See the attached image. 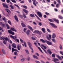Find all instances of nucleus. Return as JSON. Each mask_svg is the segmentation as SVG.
I'll list each match as a JSON object with an SVG mask.
<instances>
[{"label": "nucleus", "mask_w": 63, "mask_h": 63, "mask_svg": "<svg viewBox=\"0 0 63 63\" xmlns=\"http://www.w3.org/2000/svg\"><path fill=\"white\" fill-rule=\"evenodd\" d=\"M2 5L3 6L4 8H7V9L9 8V7H8V6L7 4L5 3H2Z\"/></svg>", "instance_id": "nucleus-1"}, {"label": "nucleus", "mask_w": 63, "mask_h": 63, "mask_svg": "<svg viewBox=\"0 0 63 63\" xmlns=\"http://www.w3.org/2000/svg\"><path fill=\"white\" fill-rule=\"evenodd\" d=\"M28 44L30 49H31L32 50L33 49V48H32V47H31V46H32V45H31V43H30V42H28Z\"/></svg>", "instance_id": "nucleus-2"}, {"label": "nucleus", "mask_w": 63, "mask_h": 63, "mask_svg": "<svg viewBox=\"0 0 63 63\" xmlns=\"http://www.w3.org/2000/svg\"><path fill=\"white\" fill-rule=\"evenodd\" d=\"M50 25L52 26V27L53 28H55V25L54 24L52 23H49Z\"/></svg>", "instance_id": "nucleus-3"}, {"label": "nucleus", "mask_w": 63, "mask_h": 63, "mask_svg": "<svg viewBox=\"0 0 63 63\" xmlns=\"http://www.w3.org/2000/svg\"><path fill=\"white\" fill-rule=\"evenodd\" d=\"M37 14L38 16H42V13L40 12H37Z\"/></svg>", "instance_id": "nucleus-4"}, {"label": "nucleus", "mask_w": 63, "mask_h": 63, "mask_svg": "<svg viewBox=\"0 0 63 63\" xmlns=\"http://www.w3.org/2000/svg\"><path fill=\"white\" fill-rule=\"evenodd\" d=\"M10 37H11V38H12V39H14V40H15V38H16V39H17V37H16V36H14L12 35H11L10 36Z\"/></svg>", "instance_id": "nucleus-5"}, {"label": "nucleus", "mask_w": 63, "mask_h": 63, "mask_svg": "<svg viewBox=\"0 0 63 63\" xmlns=\"http://www.w3.org/2000/svg\"><path fill=\"white\" fill-rule=\"evenodd\" d=\"M10 29L12 30L13 31H15V32H17V31L15 29L14 27H11L10 28Z\"/></svg>", "instance_id": "nucleus-6"}, {"label": "nucleus", "mask_w": 63, "mask_h": 63, "mask_svg": "<svg viewBox=\"0 0 63 63\" xmlns=\"http://www.w3.org/2000/svg\"><path fill=\"white\" fill-rule=\"evenodd\" d=\"M47 43L48 45H52V43L51 42H49V41H47Z\"/></svg>", "instance_id": "nucleus-7"}, {"label": "nucleus", "mask_w": 63, "mask_h": 63, "mask_svg": "<svg viewBox=\"0 0 63 63\" xmlns=\"http://www.w3.org/2000/svg\"><path fill=\"white\" fill-rule=\"evenodd\" d=\"M23 11L26 13V14H27L28 13V11L27 10H26L25 9H23Z\"/></svg>", "instance_id": "nucleus-8"}, {"label": "nucleus", "mask_w": 63, "mask_h": 63, "mask_svg": "<svg viewBox=\"0 0 63 63\" xmlns=\"http://www.w3.org/2000/svg\"><path fill=\"white\" fill-rule=\"evenodd\" d=\"M17 48L18 50H20V48H21V46L20 45L19 46L18 45L17 47Z\"/></svg>", "instance_id": "nucleus-9"}, {"label": "nucleus", "mask_w": 63, "mask_h": 63, "mask_svg": "<svg viewBox=\"0 0 63 63\" xmlns=\"http://www.w3.org/2000/svg\"><path fill=\"white\" fill-rule=\"evenodd\" d=\"M5 10L8 13V14L11 13V11L10 10L6 8H5Z\"/></svg>", "instance_id": "nucleus-10"}, {"label": "nucleus", "mask_w": 63, "mask_h": 63, "mask_svg": "<svg viewBox=\"0 0 63 63\" xmlns=\"http://www.w3.org/2000/svg\"><path fill=\"white\" fill-rule=\"evenodd\" d=\"M12 46L13 47L16 48V45L15 43H13L12 45Z\"/></svg>", "instance_id": "nucleus-11"}, {"label": "nucleus", "mask_w": 63, "mask_h": 63, "mask_svg": "<svg viewBox=\"0 0 63 63\" xmlns=\"http://www.w3.org/2000/svg\"><path fill=\"white\" fill-rule=\"evenodd\" d=\"M27 27L29 29H30L32 31H33V29H32V28L30 27V26H29V25H28L27 26Z\"/></svg>", "instance_id": "nucleus-12"}, {"label": "nucleus", "mask_w": 63, "mask_h": 63, "mask_svg": "<svg viewBox=\"0 0 63 63\" xmlns=\"http://www.w3.org/2000/svg\"><path fill=\"white\" fill-rule=\"evenodd\" d=\"M14 18L15 20H16L17 22H18V18H17V16H15Z\"/></svg>", "instance_id": "nucleus-13"}, {"label": "nucleus", "mask_w": 63, "mask_h": 63, "mask_svg": "<svg viewBox=\"0 0 63 63\" xmlns=\"http://www.w3.org/2000/svg\"><path fill=\"white\" fill-rule=\"evenodd\" d=\"M47 52L49 53V54H52V52H51L50 50L49 49L47 50Z\"/></svg>", "instance_id": "nucleus-14"}, {"label": "nucleus", "mask_w": 63, "mask_h": 63, "mask_svg": "<svg viewBox=\"0 0 63 63\" xmlns=\"http://www.w3.org/2000/svg\"><path fill=\"white\" fill-rule=\"evenodd\" d=\"M33 1V4L35 6H37V5L36 4V3H35V2H36V0H32Z\"/></svg>", "instance_id": "nucleus-15"}, {"label": "nucleus", "mask_w": 63, "mask_h": 63, "mask_svg": "<svg viewBox=\"0 0 63 63\" xmlns=\"http://www.w3.org/2000/svg\"><path fill=\"white\" fill-rule=\"evenodd\" d=\"M42 30L43 33H46V30L44 28H43L42 29Z\"/></svg>", "instance_id": "nucleus-16"}, {"label": "nucleus", "mask_w": 63, "mask_h": 63, "mask_svg": "<svg viewBox=\"0 0 63 63\" xmlns=\"http://www.w3.org/2000/svg\"><path fill=\"white\" fill-rule=\"evenodd\" d=\"M6 25L7 27V28L8 29H9L10 28V27H9V25H8V24H6Z\"/></svg>", "instance_id": "nucleus-17"}, {"label": "nucleus", "mask_w": 63, "mask_h": 63, "mask_svg": "<svg viewBox=\"0 0 63 63\" xmlns=\"http://www.w3.org/2000/svg\"><path fill=\"white\" fill-rule=\"evenodd\" d=\"M30 32V30H28L27 32H26V33L27 35H29Z\"/></svg>", "instance_id": "nucleus-18"}, {"label": "nucleus", "mask_w": 63, "mask_h": 63, "mask_svg": "<svg viewBox=\"0 0 63 63\" xmlns=\"http://www.w3.org/2000/svg\"><path fill=\"white\" fill-rule=\"evenodd\" d=\"M55 22L57 24H59V21L58 19H55Z\"/></svg>", "instance_id": "nucleus-19"}, {"label": "nucleus", "mask_w": 63, "mask_h": 63, "mask_svg": "<svg viewBox=\"0 0 63 63\" xmlns=\"http://www.w3.org/2000/svg\"><path fill=\"white\" fill-rule=\"evenodd\" d=\"M40 41H41L42 43H46V41H45L44 39H40Z\"/></svg>", "instance_id": "nucleus-20"}, {"label": "nucleus", "mask_w": 63, "mask_h": 63, "mask_svg": "<svg viewBox=\"0 0 63 63\" xmlns=\"http://www.w3.org/2000/svg\"><path fill=\"white\" fill-rule=\"evenodd\" d=\"M21 25L23 27H26V25L24 24L23 23H21Z\"/></svg>", "instance_id": "nucleus-21"}, {"label": "nucleus", "mask_w": 63, "mask_h": 63, "mask_svg": "<svg viewBox=\"0 0 63 63\" xmlns=\"http://www.w3.org/2000/svg\"><path fill=\"white\" fill-rule=\"evenodd\" d=\"M56 57H58V58H59V59H60V60H62V58H61V57L59 56V55H57Z\"/></svg>", "instance_id": "nucleus-22"}, {"label": "nucleus", "mask_w": 63, "mask_h": 63, "mask_svg": "<svg viewBox=\"0 0 63 63\" xmlns=\"http://www.w3.org/2000/svg\"><path fill=\"white\" fill-rule=\"evenodd\" d=\"M41 46H42V47H43L45 49H47V47H46V46H44V45L43 44H42Z\"/></svg>", "instance_id": "nucleus-23"}, {"label": "nucleus", "mask_w": 63, "mask_h": 63, "mask_svg": "<svg viewBox=\"0 0 63 63\" xmlns=\"http://www.w3.org/2000/svg\"><path fill=\"white\" fill-rule=\"evenodd\" d=\"M48 20L49 21H50L51 22H53V20L51 19H48Z\"/></svg>", "instance_id": "nucleus-24"}, {"label": "nucleus", "mask_w": 63, "mask_h": 63, "mask_svg": "<svg viewBox=\"0 0 63 63\" xmlns=\"http://www.w3.org/2000/svg\"><path fill=\"white\" fill-rule=\"evenodd\" d=\"M52 38H55V33H53V35H52Z\"/></svg>", "instance_id": "nucleus-25"}, {"label": "nucleus", "mask_w": 63, "mask_h": 63, "mask_svg": "<svg viewBox=\"0 0 63 63\" xmlns=\"http://www.w3.org/2000/svg\"><path fill=\"white\" fill-rule=\"evenodd\" d=\"M39 32L38 31H34V32L35 34H38Z\"/></svg>", "instance_id": "nucleus-26"}, {"label": "nucleus", "mask_w": 63, "mask_h": 63, "mask_svg": "<svg viewBox=\"0 0 63 63\" xmlns=\"http://www.w3.org/2000/svg\"><path fill=\"white\" fill-rule=\"evenodd\" d=\"M2 52H3V54H5L6 53V52H5V50H4L2 49Z\"/></svg>", "instance_id": "nucleus-27"}, {"label": "nucleus", "mask_w": 63, "mask_h": 63, "mask_svg": "<svg viewBox=\"0 0 63 63\" xmlns=\"http://www.w3.org/2000/svg\"><path fill=\"white\" fill-rule=\"evenodd\" d=\"M12 32V30H9L8 31V32L9 34H11Z\"/></svg>", "instance_id": "nucleus-28"}, {"label": "nucleus", "mask_w": 63, "mask_h": 63, "mask_svg": "<svg viewBox=\"0 0 63 63\" xmlns=\"http://www.w3.org/2000/svg\"><path fill=\"white\" fill-rule=\"evenodd\" d=\"M33 57L34 58H36V59H38V57L34 55H33Z\"/></svg>", "instance_id": "nucleus-29"}, {"label": "nucleus", "mask_w": 63, "mask_h": 63, "mask_svg": "<svg viewBox=\"0 0 63 63\" xmlns=\"http://www.w3.org/2000/svg\"><path fill=\"white\" fill-rule=\"evenodd\" d=\"M10 6L12 9H13V10L14 9V8L13 7V6L11 5H10Z\"/></svg>", "instance_id": "nucleus-30"}, {"label": "nucleus", "mask_w": 63, "mask_h": 63, "mask_svg": "<svg viewBox=\"0 0 63 63\" xmlns=\"http://www.w3.org/2000/svg\"><path fill=\"white\" fill-rule=\"evenodd\" d=\"M20 17H21V18H22V19L23 18V17H24V18H26V16H20Z\"/></svg>", "instance_id": "nucleus-31"}, {"label": "nucleus", "mask_w": 63, "mask_h": 63, "mask_svg": "<svg viewBox=\"0 0 63 63\" xmlns=\"http://www.w3.org/2000/svg\"><path fill=\"white\" fill-rule=\"evenodd\" d=\"M59 47L60 49H63V48H62V45H60V46H59Z\"/></svg>", "instance_id": "nucleus-32"}, {"label": "nucleus", "mask_w": 63, "mask_h": 63, "mask_svg": "<svg viewBox=\"0 0 63 63\" xmlns=\"http://www.w3.org/2000/svg\"><path fill=\"white\" fill-rule=\"evenodd\" d=\"M59 4H57L56 5V8H58L59 7Z\"/></svg>", "instance_id": "nucleus-33"}, {"label": "nucleus", "mask_w": 63, "mask_h": 63, "mask_svg": "<svg viewBox=\"0 0 63 63\" xmlns=\"http://www.w3.org/2000/svg\"><path fill=\"white\" fill-rule=\"evenodd\" d=\"M8 23L9 24H10L11 25H12V24H11V21L10 20H9L8 21Z\"/></svg>", "instance_id": "nucleus-34"}, {"label": "nucleus", "mask_w": 63, "mask_h": 63, "mask_svg": "<svg viewBox=\"0 0 63 63\" xmlns=\"http://www.w3.org/2000/svg\"><path fill=\"white\" fill-rule=\"evenodd\" d=\"M36 17H37V19H38V20H40V21H41V19L38 17V16H36Z\"/></svg>", "instance_id": "nucleus-35"}, {"label": "nucleus", "mask_w": 63, "mask_h": 63, "mask_svg": "<svg viewBox=\"0 0 63 63\" xmlns=\"http://www.w3.org/2000/svg\"><path fill=\"white\" fill-rule=\"evenodd\" d=\"M47 31L48 32H49V33H50V32H51V31H50V30H49V29L47 28Z\"/></svg>", "instance_id": "nucleus-36"}, {"label": "nucleus", "mask_w": 63, "mask_h": 63, "mask_svg": "<svg viewBox=\"0 0 63 63\" xmlns=\"http://www.w3.org/2000/svg\"><path fill=\"white\" fill-rule=\"evenodd\" d=\"M25 51L26 52V53H28V54H29V52L28 51V50L27 49H26L25 50Z\"/></svg>", "instance_id": "nucleus-37"}, {"label": "nucleus", "mask_w": 63, "mask_h": 63, "mask_svg": "<svg viewBox=\"0 0 63 63\" xmlns=\"http://www.w3.org/2000/svg\"><path fill=\"white\" fill-rule=\"evenodd\" d=\"M38 49H39V50H40L41 52H42V53H43V51H42V50H41V48H40V47H38Z\"/></svg>", "instance_id": "nucleus-38"}, {"label": "nucleus", "mask_w": 63, "mask_h": 63, "mask_svg": "<svg viewBox=\"0 0 63 63\" xmlns=\"http://www.w3.org/2000/svg\"><path fill=\"white\" fill-rule=\"evenodd\" d=\"M38 25H40V26H42V22H40L39 23Z\"/></svg>", "instance_id": "nucleus-39"}, {"label": "nucleus", "mask_w": 63, "mask_h": 63, "mask_svg": "<svg viewBox=\"0 0 63 63\" xmlns=\"http://www.w3.org/2000/svg\"><path fill=\"white\" fill-rule=\"evenodd\" d=\"M11 0L12 2H13V3H16V0Z\"/></svg>", "instance_id": "nucleus-40"}, {"label": "nucleus", "mask_w": 63, "mask_h": 63, "mask_svg": "<svg viewBox=\"0 0 63 63\" xmlns=\"http://www.w3.org/2000/svg\"><path fill=\"white\" fill-rule=\"evenodd\" d=\"M23 8H25L26 9H27V6L25 5H24L23 6Z\"/></svg>", "instance_id": "nucleus-41"}, {"label": "nucleus", "mask_w": 63, "mask_h": 63, "mask_svg": "<svg viewBox=\"0 0 63 63\" xmlns=\"http://www.w3.org/2000/svg\"><path fill=\"white\" fill-rule=\"evenodd\" d=\"M24 44L25 45V47H26L27 46H26V42H24Z\"/></svg>", "instance_id": "nucleus-42"}, {"label": "nucleus", "mask_w": 63, "mask_h": 63, "mask_svg": "<svg viewBox=\"0 0 63 63\" xmlns=\"http://www.w3.org/2000/svg\"><path fill=\"white\" fill-rule=\"evenodd\" d=\"M47 39H48V40H49V41H50V38H49V37H48V36H47Z\"/></svg>", "instance_id": "nucleus-43"}, {"label": "nucleus", "mask_w": 63, "mask_h": 63, "mask_svg": "<svg viewBox=\"0 0 63 63\" xmlns=\"http://www.w3.org/2000/svg\"><path fill=\"white\" fill-rule=\"evenodd\" d=\"M20 40L21 43H24V42H23V41L20 38Z\"/></svg>", "instance_id": "nucleus-44"}, {"label": "nucleus", "mask_w": 63, "mask_h": 63, "mask_svg": "<svg viewBox=\"0 0 63 63\" xmlns=\"http://www.w3.org/2000/svg\"><path fill=\"white\" fill-rule=\"evenodd\" d=\"M12 52H14V51L15 49H14V48L12 47Z\"/></svg>", "instance_id": "nucleus-45"}, {"label": "nucleus", "mask_w": 63, "mask_h": 63, "mask_svg": "<svg viewBox=\"0 0 63 63\" xmlns=\"http://www.w3.org/2000/svg\"><path fill=\"white\" fill-rule=\"evenodd\" d=\"M6 2L7 3H10V2H11V1L10 0H6Z\"/></svg>", "instance_id": "nucleus-46"}, {"label": "nucleus", "mask_w": 63, "mask_h": 63, "mask_svg": "<svg viewBox=\"0 0 63 63\" xmlns=\"http://www.w3.org/2000/svg\"><path fill=\"white\" fill-rule=\"evenodd\" d=\"M14 54L15 55H17V52L16 51H15L14 52Z\"/></svg>", "instance_id": "nucleus-47"}, {"label": "nucleus", "mask_w": 63, "mask_h": 63, "mask_svg": "<svg viewBox=\"0 0 63 63\" xmlns=\"http://www.w3.org/2000/svg\"><path fill=\"white\" fill-rule=\"evenodd\" d=\"M27 29V28H24V32H25V33L26 32V31H26V29Z\"/></svg>", "instance_id": "nucleus-48"}, {"label": "nucleus", "mask_w": 63, "mask_h": 63, "mask_svg": "<svg viewBox=\"0 0 63 63\" xmlns=\"http://www.w3.org/2000/svg\"><path fill=\"white\" fill-rule=\"evenodd\" d=\"M32 40H33L34 41L35 40H36V39L34 38L33 37H32Z\"/></svg>", "instance_id": "nucleus-49"}, {"label": "nucleus", "mask_w": 63, "mask_h": 63, "mask_svg": "<svg viewBox=\"0 0 63 63\" xmlns=\"http://www.w3.org/2000/svg\"><path fill=\"white\" fill-rule=\"evenodd\" d=\"M4 40H5L6 41H7L8 40V37H6V38H4Z\"/></svg>", "instance_id": "nucleus-50"}, {"label": "nucleus", "mask_w": 63, "mask_h": 63, "mask_svg": "<svg viewBox=\"0 0 63 63\" xmlns=\"http://www.w3.org/2000/svg\"><path fill=\"white\" fill-rule=\"evenodd\" d=\"M52 56L53 57H55V55L54 54H52Z\"/></svg>", "instance_id": "nucleus-51"}, {"label": "nucleus", "mask_w": 63, "mask_h": 63, "mask_svg": "<svg viewBox=\"0 0 63 63\" xmlns=\"http://www.w3.org/2000/svg\"><path fill=\"white\" fill-rule=\"evenodd\" d=\"M57 1L58 2L59 4H60V3H61V2H60V0H58Z\"/></svg>", "instance_id": "nucleus-52"}, {"label": "nucleus", "mask_w": 63, "mask_h": 63, "mask_svg": "<svg viewBox=\"0 0 63 63\" xmlns=\"http://www.w3.org/2000/svg\"><path fill=\"white\" fill-rule=\"evenodd\" d=\"M15 41H17V42L19 43V40L18 39H16V40H15Z\"/></svg>", "instance_id": "nucleus-53"}, {"label": "nucleus", "mask_w": 63, "mask_h": 63, "mask_svg": "<svg viewBox=\"0 0 63 63\" xmlns=\"http://www.w3.org/2000/svg\"><path fill=\"white\" fill-rule=\"evenodd\" d=\"M24 60H25V59H22L21 60V61L22 62H23V61H24Z\"/></svg>", "instance_id": "nucleus-54"}, {"label": "nucleus", "mask_w": 63, "mask_h": 63, "mask_svg": "<svg viewBox=\"0 0 63 63\" xmlns=\"http://www.w3.org/2000/svg\"><path fill=\"white\" fill-rule=\"evenodd\" d=\"M11 45L9 44V48L10 49V50H11Z\"/></svg>", "instance_id": "nucleus-55"}, {"label": "nucleus", "mask_w": 63, "mask_h": 63, "mask_svg": "<svg viewBox=\"0 0 63 63\" xmlns=\"http://www.w3.org/2000/svg\"><path fill=\"white\" fill-rule=\"evenodd\" d=\"M35 61L36 63H41L40 62L37 61Z\"/></svg>", "instance_id": "nucleus-56"}, {"label": "nucleus", "mask_w": 63, "mask_h": 63, "mask_svg": "<svg viewBox=\"0 0 63 63\" xmlns=\"http://www.w3.org/2000/svg\"><path fill=\"white\" fill-rule=\"evenodd\" d=\"M11 34L12 35H14L15 34V33H14V32H12L11 33Z\"/></svg>", "instance_id": "nucleus-57"}, {"label": "nucleus", "mask_w": 63, "mask_h": 63, "mask_svg": "<svg viewBox=\"0 0 63 63\" xmlns=\"http://www.w3.org/2000/svg\"><path fill=\"white\" fill-rule=\"evenodd\" d=\"M59 17L60 19H63V17H62V16H59Z\"/></svg>", "instance_id": "nucleus-58"}, {"label": "nucleus", "mask_w": 63, "mask_h": 63, "mask_svg": "<svg viewBox=\"0 0 63 63\" xmlns=\"http://www.w3.org/2000/svg\"><path fill=\"white\" fill-rule=\"evenodd\" d=\"M14 6H17V8H19V6H18L17 5H16V4H14Z\"/></svg>", "instance_id": "nucleus-59"}, {"label": "nucleus", "mask_w": 63, "mask_h": 63, "mask_svg": "<svg viewBox=\"0 0 63 63\" xmlns=\"http://www.w3.org/2000/svg\"><path fill=\"white\" fill-rule=\"evenodd\" d=\"M45 14L47 15H49V14L47 12H45Z\"/></svg>", "instance_id": "nucleus-60"}, {"label": "nucleus", "mask_w": 63, "mask_h": 63, "mask_svg": "<svg viewBox=\"0 0 63 63\" xmlns=\"http://www.w3.org/2000/svg\"><path fill=\"white\" fill-rule=\"evenodd\" d=\"M20 3H24V0H23L22 1H20Z\"/></svg>", "instance_id": "nucleus-61"}, {"label": "nucleus", "mask_w": 63, "mask_h": 63, "mask_svg": "<svg viewBox=\"0 0 63 63\" xmlns=\"http://www.w3.org/2000/svg\"><path fill=\"white\" fill-rule=\"evenodd\" d=\"M29 3H32V1H31V0H28Z\"/></svg>", "instance_id": "nucleus-62"}, {"label": "nucleus", "mask_w": 63, "mask_h": 63, "mask_svg": "<svg viewBox=\"0 0 63 63\" xmlns=\"http://www.w3.org/2000/svg\"><path fill=\"white\" fill-rule=\"evenodd\" d=\"M49 38L50 39H51V35H49Z\"/></svg>", "instance_id": "nucleus-63"}, {"label": "nucleus", "mask_w": 63, "mask_h": 63, "mask_svg": "<svg viewBox=\"0 0 63 63\" xmlns=\"http://www.w3.org/2000/svg\"><path fill=\"white\" fill-rule=\"evenodd\" d=\"M61 12L62 14H63V9L61 10Z\"/></svg>", "instance_id": "nucleus-64"}]
</instances>
